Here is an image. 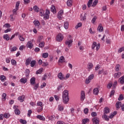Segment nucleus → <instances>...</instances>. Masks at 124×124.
<instances>
[{"mask_svg": "<svg viewBox=\"0 0 124 124\" xmlns=\"http://www.w3.org/2000/svg\"><path fill=\"white\" fill-rule=\"evenodd\" d=\"M27 47L28 48H30V49H32V47H33V45L31 42L29 41L27 43Z\"/></svg>", "mask_w": 124, "mask_h": 124, "instance_id": "nucleus-13", "label": "nucleus"}, {"mask_svg": "<svg viewBox=\"0 0 124 124\" xmlns=\"http://www.w3.org/2000/svg\"><path fill=\"white\" fill-rule=\"evenodd\" d=\"M96 19H97L96 16H93V18L92 20V23H93V24H94L95 21L96 20Z\"/></svg>", "mask_w": 124, "mask_h": 124, "instance_id": "nucleus-50", "label": "nucleus"}, {"mask_svg": "<svg viewBox=\"0 0 124 124\" xmlns=\"http://www.w3.org/2000/svg\"><path fill=\"white\" fill-rule=\"evenodd\" d=\"M68 26H69L68 22L66 21L64 22V29H65V30H67V29H68Z\"/></svg>", "mask_w": 124, "mask_h": 124, "instance_id": "nucleus-41", "label": "nucleus"}, {"mask_svg": "<svg viewBox=\"0 0 124 124\" xmlns=\"http://www.w3.org/2000/svg\"><path fill=\"white\" fill-rule=\"evenodd\" d=\"M98 93H99V90L98 88H95L93 90V93L95 95H97L98 94Z\"/></svg>", "mask_w": 124, "mask_h": 124, "instance_id": "nucleus-18", "label": "nucleus"}, {"mask_svg": "<svg viewBox=\"0 0 124 124\" xmlns=\"http://www.w3.org/2000/svg\"><path fill=\"white\" fill-rule=\"evenodd\" d=\"M11 63L13 65H16V64L17 63V62H16V61H15L13 59L11 60Z\"/></svg>", "mask_w": 124, "mask_h": 124, "instance_id": "nucleus-54", "label": "nucleus"}, {"mask_svg": "<svg viewBox=\"0 0 124 124\" xmlns=\"http://www.w3.org/2000/svg\"><path fill=\"white\" fill-rule=\"evenodd\" d=\"M6 93H3L2 94V100L3 101H5V100H6Z\"/></svg>", "mask_w": 124, "mask_h": 124, "instance_id": "nucleus-40", "label": "nucleus"}, {"mask_svg": "<svg viewBox=\"0 0 124 124\" xmlns=\"http://www.w3.org/2000/svg\"><path fill=\"white\" fill-rule=\"evenodd\" d=\"M95 47H96V51H98V50L99 49V48H100V44L98 43L97 45L95 42H93L92 45V47L93 50L94 49V48H95Z\"/></svg>", "mask_w": 124, "mask_h": 124, "instance_id": "nucleus-3", "label": "nucleus"}, {"mask_svg": "<svg viewBox=\"0 0 124 124\" xmlns=\"http://www.w3.org/2000/svg\"><path fill=\"white\" fill-rule=\"evenodd\" d=\"M123 51H124V47H121L118 50V53H122Z\"/></svg>", "mask_w": 124, "mask_h": 124, "instance_id": "nucleus-58", "label": "nucleus"}, {"mask_svg": "<svg viewBox=\"0 0 124 124\" xmlns=\"http://www.w3.org/2000/svg\"><path fill=\"white\" fill-rule=\"evenodd\" d=\"M120 106L121 107L122 111H124V104L122 105V102H117L116 104V107L117 109H120Z\"/></svg>", "mask_w": 124, "mask_h": 124, "instance_id": "nucleus-5", "label": "nucleus"}, {"mask_svg": "<svg viewBox=\"0 0 124 124\" xmlns=\"http://www.w3.org/2000/svg\"><path fill=\"white\" fill-rule=\"evenodd\" d=\"M17 100H19L20 102H24V101H25V95H22L20 96L17 98Z\"/></svg>", "mask_w": 124, "mask_h": 124, "instance_id": "nucleus-12", "label": "nucleus"}, {"mask_svg": "<svg viewBox=\"0 0 124 124\" xmlns=\"http://www.w3.org/2000/svg\"><path fill=\"white\" fill-rule=\"evenodd\" d=\"M63 39V36L61 33L59 34L56 37L57 41L61 42Z\"/></svg>", "mask_w": 124, "mask_h": 124, "instance_id": "nucleus-7", "label": "nucleus"}, {"mask_svg": "<svg viewBox=\"0 0 124 124\" xmlns=\"http://www.w3.org/2000/svg\"><path fill=\"white\" fill-rule=\"evenodd\" d=\"M40 15L41 17H43V16H45V11L43 10H40Z\"/></svg>", "mask_w": 124, "mask_h": 124, "instance_id": "nucleus-32", "label": "nucleus"}, {"mask_svg": "<svg viewBox=\"0 0 124 124\" xmlns=\"http://www.w3.org/2000/svg\"><path fill=\"white\" fill-rule=\"evenodd\" d=\"M94 77V75L93 74H92L90 75L88 78H86L85 80V84H90L91 83V81L93 80V78Z\"/></svg>", "mask_w": 124, "mask_h": 124, "instance_id": "nucleus-2", "label": "nucleus"}, {"mask_svg": "<svg viewBox=\"0 0 124 124\" xmlns=\"http://www.w3.org/2000/svg\"><path fill=\"white\" fill-rule=\"evenodd\" d=\"M0 80L1 81V82H4L5 80H6V77H5L4 75H1L0 76Z\"/></svg>", "mask_w": 124, "mask_h": 124, "instance_id": "nucleus-27", "label": "nucleus"}, {"mask_svg": "<svg viewBox=\"0 0 124 124\" xmlns=\"http://www.w3.org/2000/svg\"><path fill=\"white\" fill-rule=\"evenodd\" d=\"M102 118H103V119H105V120L106 121H107V122L109 121V117H108V116H107V115L104 114L102 116Z\"/></svg>", "mask_w": 124, "mask_h": 124, "instance_id": "nucleus-37", "label": "nucleus"}, {"mask_svg": "<svg viewBox=\"0 0 124 124\" xmlns=\"http://www.w3.org/2000/svg\"><path fill=\"white\" fill-rule=\"evenodd\" d=\"M118 82H120V84H121V85H124V76L118 79Z\"/></svg>", "mask_w": 124, "mask_h": 124, "instance_id": "nucleus-15", "label": "nucleus"}, {"mask_svg": "<svg viewBox=\"0 0 124 124\" xmlns=\"http://www.w3.org/2000/svg\"><path fill=\"white\" fill-rule=\"evenodd\" d=\"M82 26V23L79 22L78 23L76 26L75 27L76 30H77L78 28H80V27Z\"/></svg>", "mask_w": 124, "mask_h": 124, "instance_id": "nucleus-47", "label": "nucleus"}, {"mask_svg": "<svg viewBox=\"0 0 124 124\" xmlns=\"http://www.w3.org/2000/svg\"><path fill=\"white\" fill-rule=\"evenodd\" d=\"M4 118H5L6 119H8L9 117H10V114L9 113H6L4 115Z\"/></svg>", "mask_w": 124, "mask_h": 124, "instance_id": "nucleus-49", "label": "nucleus"}, {"mask_svg": "<svg viewBox=\"0 0 124 124\" xmlns=\"http://www.w3.org/2000/svg\"><path fill=\"white\" fill-rule=\"evenodd\" d=\"M30 69H27L25 70V76L26 77V78H29V76H30Z\"/></svg>", "mask_w": 124, "mask_h": 124, "instance_id": "nucleus-24", "label": "nucleus"}, {"mask_svg": "<svg viewBox=\"0 0 124 124\" xmlns=\"http://www.w3.org/2000/svg\"><path fill=\"white\" fill-rule=\"evenodd\" d=\"M58 78L60 80H65V78L63 77V75H62V72H60L58 75Z\"/></svg>", "mask_w": 124, "mask_h": 124, "instance_id": "nucleus-8", "label": "nucleus"}, {"mask_svg": "<svg viewBox=\"0 0 124 124\" xmlns=\"http://www.w3.org/2000/svg\"><path fill=\"white\" fill-rule=\"evenodd\" d=\"M120 65L119 64L116 65V69H115L116 71H117V72L119 71V70H120Z\"/></svg>", "mask_w": 124, "mask_h": 124, "instance_id": "nucleus-55", "label": "nucleus"}, {"mask_svg": "<svg viewBox=\"0 0 124 124\" xmlns=\"http://www.w3.org/2000/svg\"><path fill=\"white\" fill-rule=\"evenodd\" d=\"M97 31H99L100 32H102L103 31V27H102V24H100L97 29Z\"/></svg>", "mask_w": 124, "mask_h": 124, "instance_id": "nucleus-14", "label": "nucleus"}, {"mask_svg": "<svg viewBox=\"0 0 124 124\" xmlns=\"http://www.w3.org/2000/svg\"><path fill=\"white\" fill-rule=\"evenodd\" d=\"M3 38H4V39H5V40H7V41H8V40L10 39V37H9V36H8V34H4L3 36Z\"/></svg>", "mask_w": 124, "mask_h": 124, "instance_id": "nucleus-29", "label": "nucleus"}, {"mask_svg": "<svg viewBox=\"0 0 124 124\" xmlns=\"http://www.w3.org/2000/svg\"><path fill=\"white\" fill-rule=\"evenodd\" d=\"M44 19L45 20H47L49 18V15H46V14H45V16H44Z\"/></svg>", "mask_w": 124, "mask_h": 124, "instance_id": "nucleus-60", "label": "nucleus"}, {"mask_svg": "<svg viewBox=\"0 0 124 124\" xmlns=\"http://www.w3.org/2000/svg\"><path fill=\"white\" fill-rule=\"evenodd\" d=\"M112 86H113V82H112V81H110L109 83L107 85V89H111V88H112Z\"/></svg>", "mask_w": 124, "mask_h": 124, "instance_id": "nucleus-38", "label": "nucleus"}, {"mask_svg": "<svg viewBox=\"0 0 124 124\" xmlns=\"http://www.w3.org/2000/svg\"><path fill=\"white\" fill-rule=\"evenodd\" d=\"M65 60V59H64V57L63 56H61L58 61V62L62 63L63 62H64Z\"/></svg>", "mask_w": 124, "mask_h": 124, "instance_id": "nucleus-20", "label": "nucleus"}, {"mask_svg": "<svg viewBox=\"0 0 124 124\" xmlns=\"http://www.w3.org/2000/svg\"><path fill=\"white\" fill-rule=\"evenodd\" d=\"M15 113L16 115H17V116H19V115H20V113H21V112L19 110V108H16L15 110Z\"/></svg>", "mask_w": 124, "mask_h": 124, "instance_id": "nucleus-33", "label": "nucleus"}, {"mask_svg": "<svg viewBox=\"0 0 124 124\" xmlns=\"http://www.w3.org/2000/svg\"><path fill=\"white\" fill-rule=\"evenodd\" d=\"M31 57H29L26 60L25 65H26V66H28V65H30V63H31Z\"/></svg>", "mask_w": 124, "mask_h": 124, "instance_id": "nucleus-10", "label": "nucleus"}, {"mask_svg": "<svg viewBox=\"0 0 124 124\" xmlns=\"http://www.w3.org/2000/svg\"><path fill=\"white\" fill-rule=\"evenodd\" d=\"M47 118L48 121H54L56 119V116L55 115H51V116H47Z\"/></svg>", "mask_w": 124, "mask_h": 124, "instance_id": "nucleus-25", "label": "nucleus"}, {"mask_svg": "<svg viewBox=\"0 0 124 124\" xmlns=\"http://www.w3.org/2000/svg\"><path fill=\"white\" fill-rule=\"evenodd\" d=\"M56 124H65V123L62 121H58Z\"/></svg>", "mask_w": 124, "mask_h": 124, "instance_id": "nucleus-64", "label": "nucleus"}, {"mask_svg": "<svg viewBox=\"0 0 124 124\" xmlns=\"http://www.w3.org/2000/svg\"><path fill=\"white\" fill-rule=\"evenodd\" d=\"M73 43V40H69L67 39V40H66L65 42V45H67L68 46V48H70L71 46H72V43Z\"/></svg>", "mask_w": 124, "mask_h": 124, "instance_id": "nucleus-4", "label": "nucleus"}, {"mask_svg": "<svg viewBox=\"0 0 124 124\" xmlns=\"http://www.w3.org/2000/svg\"><path fill=\"white\" fill-rule=\"evenodd\" d=\"M37 119H39V120H40V121H45V117H44L42 115H37L36 116Z\"/></svg>", "mask_w": 124, "mask_h": 124, "instance_id": "nucleus-21", "label": "nucleus"}, {"mask_svg": "<svg viewBox=\"0 0 124 124\" xmlns=\"http://www.w3.org/2000/svg\"><path fill=\"white\" fill-rule=\"evenodd\" d=\"M72 1H73V0H68L67 1V5L70 7L72 6Z\"/></svg>", "mask_w": 124, "mask_h": 124, "instance_id": "nucleus-28", "label": "nucleus"}, {"mask_svg": "<svg viewBox=\"0 0 124 124\" xmlns=\"http://www.w3.org/2000/svg\"><path fill=\"white\" fill-rule=\"evenodd\" d=\"M19 122L21 123V124H27V121L26 120H24L22 119H20L19 120Z\"/></svg>", "mask_w": 124, "mask_h": 124, "instance_id": "nucleus-46", "label": "nucleus"}, {"mask_svg": "<svg viewBox=\"0 0 124 124\" xmlns=\"http://www.w3.org/2000/svg\"><path fill=\"white\" fill-rule=\"evenodd\" d=\"M31 67H33L35 64H36V61L35 60L31 61Z\"/></svg>", "mask_w": 124, "mask_h": 124, "instance_id": "nucleus-30", "label": "nucleus"}, {"mask_svg": "<svg viewBox=\"0 0 124 124\" xmlns=\"http://www.w3.org/2000/svg\"><path fill=\"white\" fill-rule=\"evenodd\" d=\"M43 71V68H41L36 72V74H41Z\"/></svg>", "mask_w": 124, "mask_h": 124, "instance_id": "nucleus-39", "label": "nucleus"}, {"mask_svg": "<svg viewBox=\"0 0 124 124\" xmlns=\"http://www.w3.org/2000/svg\"><path fill=\"white\" fill-rule=\"evenodd\" d=\"M17 50V47L16 46H14L11 49V52H14Z\"/></svg>", "mask_w": 124, "mask_h": 124, "instance_id": "nucleus-59", "label": "nucleus"}, {"mask_svg": "<svg viewBox=\"0 0 124 124\" xmlns=\"http://www.w3.org/2000/svg\"><path fill=\"white\" fill-rule=\"evenodd\" d=\"M30 83L31 85H34L35 84V78L32 77L30 79Z\"/></svg>", "mask_w": 124, "mask_h": 124, "instance_id": "nucleus-23", "label": "nucleus"}, {"mask_svg": "<svg viewBox=\"0 0 124 124\" xmlns=\"http://www.w3.org/2000/svg\"><path fill=\"white\" fill-rule=\"evenodd\" d=\"M19 5H20V1H17L16 4V9L19 10Z\"/></svg>", "mask_w": 124, "mask_h": 124, "instance_id": "nucleus-51", "label": "nucleus"}, {"mask_svg": "<svg viewBox=\"0 0 124 124\" xmlns=\"http://www.w3.org/2000/svg\"><path fill=\"white\" fill-rule=\"evenodd\" d=\"M62 87H63V86H62V84L59 85L58 86V87L57 88V90L58 91V92H59V91H61V90H62Z\"/></svg>", "mask_w": 124, "mask_h": 124, "instance_id": "nucleus-56", "label": "nucleus"}, {"mask_svg": "<svg viewBox=\"0 0 124 124\" xmlns=\"http://www.w3.org/2000/svg\"><path fill=\"white\" fill-rule=\"evenodd\" d=\"M97 3H98V0H94L92 6L94 7L96 5V4H97Z\"/></svg>", "mask_w": 124, "mask_h": 124, "instance_id": "nucleus-45", "label": "nucleus"}, {"mask_svg": "<svg viewBox=\"0 0 124 124\" xmlns=\"http://www.w3.org/2000/svg\"><path fill=\"white\" fill-rule=\"evenodd\" d=\"M93 124H99V118L97 117H94L92 119Z\"/></svg>", "mask_w": 124, "mask_h": 124, "instance_id": "nucleus-6", "label": "nucleus"}, {"mask_svg": "<svg viewBox=\"0 0 124 124\" xmlns=\"http://www.w3.org/2000/svg\"><path fill=\"white\" fill-rule=\"evenodd\" d=\"M62 99L64 104H67L68 103L69 98L68 97V91L67 90H64L63 92Z\"/></svg>", "mask_w": 124, "mask_h": 124, "instance_id": "nucleus-1", "label": "nucleus"}, {"mask_svg": "<svg viewBox=\"0 0 124 124\" xmlns=\"http://www.w3.org/2000/svg\"><path fill=\"white\" fill-rule=\"evenodd\" d=\"M58 15H63V11L62 10H60L58 14Z\"/></svg>", "mask_w": 124, "mask_h": 124, "instance_id": "nucleus-63", "label": "nucleus"}, {"mask_svg": "<svg viewBox=\"0 0 124 124\" xmlns=\"http://www.w3.org/2000/svg\"><path fill=\"white\" fill-rule=\"evenodd\" d=\"M84 114H88V113H89V108H84Z\"/></svg>", "mask_w": 124, "mask_h": 124, "instance_id": "nucleus-62", "label": "nucleus"}, {"mask_svg": "<svg viewBox=\"0 0 124 124\" xmlns=\"http://www.w3.org/2000/svg\"><path fill=\"white\" fill-rule=\"evenodd\" d=\"M20 81L23 84H26V82L28 81V78H23L20 79Z\"/></svg>", "mask_w": 124, "mask_h": 124, "instance_id": "nucleus-22", "label": "nucleus"}, {"mask_svg": "<svg viewBox=\"0 0 124 124\" xmlns=\"http://www.w3.org/2000/svg\"><path fill=\"white\" fill-rule=\"evenodd\" d=\"M110 113V109L108 107H105L104 109V115L109 114Z\"/></svg>", "mask_w": 124, "mask_h": 124, "instance_id": "nucleus-11", "label": "nucleus"}, {"mask_svg": "<svg viewBox=\"0 0 124 124\" xmlns=\"http://www.w3.org/2000/svg\"><path fill=\"white\" fill-rule=\"evenodd\" d=\"M33 24L35 25V27H39V26H40V23L38 20H34L33 21Z\"/></svg>", "mask_w": 124, "mask_h": 124, "instance_id": "nucleus-26", "label": "nucleus"}, {"mask_svg": "<svg viewBox=\"0 0 124 124\" xmlns=\"http://www.w3.org/2000/svg\"><path fill=\"white\" fill-rule=\"evenodd\" d=\"M43 38H44L43 36H39L37 40V43H40V42H42Z\"/></svg>", "mask_w": 124, "mask_h": 124, "instance_id": "nucleus-19", "label": "nucleus"}, {"mask_svg": "<svg viewBox=\"0 0 124 124\" xmlns=\"http://www.w3.org/2000/svg\"><path fill=\"white\" fill-rule=\"evenodd\" d=\"M90 122V120L88 118H85L82 120V124H86L87 123H89Z\"/></svg>", "mask_w": 124, "mask_h": 124, "instance_id": "nucleus-34", "label": "nucleus"}, {"mask_svg": "<svg viewBox=\"0 0 124 124\" xmlns=\"http://www.w3.org/2000/svg\"><path fill=\"white\" fill-rule=\"evenodd\" d=\"M45 46V42L44 41H42L39 44V47L40 48H43L44 46Z\"/></svg>", "mask_w": 124, "mask_h": 124, "instance_id": "nucleus-31", "label": "nucleus"}, {"mask_svg": "<svg viewBox=\"0 0 124 124\" xmlns=\"http://www.w3.org/2000/svg\"><path fill=\"white\" fill-rule=\"evenodd\" d=\"M115 94V90H112L110 92V94L109 95L110 97H112V96H113V95H114Z\"/></svg>", "mask_w": 124, "mask_h": 124, "instance_id": "nucleus-53", "label": "nucleus"}, {"mask_svg": "<svg viewBox=\"0 0 124 124\" xmlns=\"http://www.w3.org/2000/svg\"><path fill=\"white\" fill-rule=\"evenodd\" d=\"M43 110V107H40L38 108L37 112L40 113Z\"/></svg>", "mask_w": 124, "mask_h": 124, "instance_id": "nucleus-52", "label": "nucleus"}, {"mask_svg": "<svg viewBox=\"0 0 124 124\" xmlns=\"http://www.w3.org/2000/svg\"><path fill=\"white\" fill-rule=\"evenodd\" d=\"M33 9L35 12H39V8H38V7L36 5L33 6Z\"/></svg>", "mask_w": 124, "mask_h": 124, "instance_id": "nucleus-35", "label": "nucleus"}, {"mask_svg": "<svg viewBox=\"0 0 124 124\" xmlns=\"http://www.w3.org/2000/svg\"><path fill=\"white\" fill-rule=\"evenodd\" d=\"M91 116L92 117H96V116H97V114L95 112H93L91 113Z\"/></svg>", "mask_w": 124, "mask_h": 124, "instance_id": "nucleus-61", "label": "nucleus"}, {"mask_svg": "<svg viewBox=\"0 0 124 124\" xmlns=\"http://www.w3.org/2000/svg\"><path fill=\"white\" fill-rule=\"evenodd\" d=\"M121 75H122V73L121 72H118L117 73L114 74V78H120L121 77Z\"/></svg>", "mask_w": 124, "mask_h": 124, "instance_id": "nucleus-17", "label": "nucleus"}, {"mask_svg": "<svg viewBox=\"0 0 124 124\" xmlns=\"http://www.w3.org/2000/svg\"><path fill=\"white\" fill-rule=\"evenodd\" d=\"M50 10L51 12H53V13H57V10H56V7H55V5H52L50 8Z\"/></svg>", "mask_w": 124, "mask_h": 124, "instance_id": "nucleus-16", "label": "nucleus"}, {"mask_svg": "<svg viewBox=\"0 0 124 124\" xmlns=\"http://www.w3.org/2000/svg\"><path fill=\"white\" fill-rule=\"evenodd\" d=\"M37 106H40V107H43V105H42V102H38L37 103Z\"/></svg>", "mask_w": 124, "mask_h": 124, "instance_id": "nucleus-57", "label": "nucleus"}, {"mask_svg": "<svg viewBox=\"0 0 124 124\" xmlns=\"http://www.w3.org/2000/svg\"><path fill=\"white\" fill-rule=\"evenodd\" d=\"M48 56H49V54L48 53H44L42 54V57L43 58H44V59H46V58H48Z\"/></svg>", "mask_w": 124, "mask_h": 124, "instance_id": "nucleus-44", "label": "nucleus"}, {"mask_svg": "<svg viewBox=\"0 0 124 124\" xmlns=\"http://www.w3.org/2000/svg\"><path fill=\"white\" fill-rule=\"evenodd\" d=\"M117 85H118V81H117V80H115L113 84L112 89L113 90H116V87H117Z\"/></svg>", "mask_w": 124, "mask_h": 124, "instance_id": "nucleus-36", "label": "nucleus"}, {"mask_svg": "<svg viewBox=\"0 0 124 124\" xmlns=\"http://www.w3.org/2000/svg\"><path fill=\"white\" fill-rule=\"evenodd\" d=\"M18 9H14L13 10V15H17V11H18Z\"/></svg>", "mask_w": 124, "mask_h": 124, "instance_id": "nucleus-48", "label": "nucleus"}, {"mask_svg": "<svg viewBox=\"0 0 124 124\" xmlns=\"http://www.w3.org/2000/svg\"><path fill=\"white\" fill-rule=\"evenodd\" d=\"M118 99L119 101H121V100H124V96L123 95V94H121L119 95V97L118 98Z\"/></svg>", "mask_w": 124, "mask_h": 124, "instance_id": "nucleus-43", "label": "nucleus"}, {"mask_svg": "<svg viewBox=\"0 0 124 124\" xmlns=\"http://www.w3.org/2000/svg\"><path fill=\"white\" fill-rule=\"evenodd\" d=\"M58 110L59 111L62 112V111H63V107L62 106V105H59L58 106Z\"/></svg>", "mask_w": 124, "mask_h": 124, "instance_id": "nucleus-42", "label": "nucleus"}, {"mask_svg": "<svg viewBox=\"0 0 124 124\" xmlns=\"http://www.w3.org/2000/svg\"><path fill=\"white\" fill-rule=\"evenodd\" d=\"M87 67L88 71H91V70L93 69V63L92 62H89L88 64Z\"/></svg>", "mask_w": 124, "mask_h": 124, "instance_id": "nucleus-9", "label": "nucleus"}]
</instances>
